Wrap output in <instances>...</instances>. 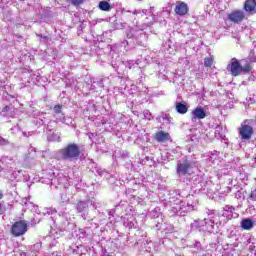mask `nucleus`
<instances>
[{"label":"nucleus","instance_id":"obj_1","mask_svg":"<svg viewBox=\"0 0 256 256\" xmlns=\"http://www.w3.org/2000/svg\"><path fill=\"white\" fill-rule=\"evenodd\" d=\"M226 69L233 77H239L242 73L244 75L251 73L253 66H251V63L247 59L239 61L237 58H232Z\"/></svg>","mask_w":256,"mask_h":256},{"label":"nucleus","instance_id":"obj_2","mask_svg":"<svg viewBox=\"0 0 256 256\" xmlns=\"http://www.w3.org/2000/svg\"><path fill=\"white\" fill-rule=\"evenodd\" d=\"M79 155H81V149L75 143H69L57 152L58 159H62V161H77Z\"/></svg>","mask_w":256,"mask_h":256},{"label":"nucleus","instance_id":"obj_3","mask_svg":"<svg viewBox=\"0 0 256 256\" xmlns=\"http://www.w3.org/2000/svg\"><path fill=\"white\" fill-rule=\"evenodd\" d=\"M197 209V202L195 203H185L180 202L179 204H174V206L170 209V215L172 217H175V215H178L179 217H185L187 213H191V211H195Z\"/></svg>","mask_w":256,"mask_h":256},{"label":"nucleus","instance_id":"obj_4","mask_svg":"<svg viewBox=\"0 0 256 256\" xmlns=\"http://www.w3.org/2000/svg\"><path fill=\"white\" fill-rule=\"evenodd\" d=\"M11 233L14 237H21V235H25L27 233V221H16L11 227Z\"/></svg>","mask_w":256,"mask_h":256},{"label":"nucleus","instance_id":"obj_5","mask_svg":"<svg viewBox=\"0 0 256 256\" xmlns=\"http://www.w3.org/2000/svg\"><path fill=\"white\" fill-rule=\"evenodd\" d=\"M238 133L241 141H250L251 137H253V126L242 124Z\"/></svg>","mask_w":256,"mask_h":256},{"label":"nucleus","instance_id":"obj_6","mask_svg":"<svg viewBox=\"0 0 256 256\" xmlns=\"http://www.w3.org/2000/svg\"><path fill=\"white\" fill-rule=\"evenodd\" d=\"M175 15L178 17H185L189 13V5L183 1H177L174 8Z\"/></svg>","mask_w":256,"mask_h":256},{"label":"nucleus","instance_id":"obj_7","mask_svg":"<svg viewBox=\"0 0 256 256\" xmlns=\"http://www.w3.org/2000/svg\"><path fill=\"white\" fill-rule=\"evenodd\" d=\"M191 168V162L189 160H180L177 164V174L179 177H183L189 173Z\"/></svg>","mask_w":256,"mask_h":256},{"label":"nucleus","instance_id":"obj_8","mask_svg":"<svg viewBox=\"0 0 256 256\" xmlns=\"http://www.w3.org/2000/svg\"><path fill=\"white\" fill-rule=\"evenodd\" d=\"M228 19L232 23H242L245 20V12L243 10H234L228 14Z\"/></svg>","mask_w":256,"mask_h":256},{"label":"nucleus","instance_id":"obj_9","mask_svg":"<svg viewBox=\"0 0 256 256\" xmlns=\"http://www.w3.org/2000/svg\"><path fill=\"white\" fill-rule=\"evenodd\" d=\"M222 217H225L226 221H229L231 219H237V217H239V214L235 212V207L226 205L223 208Z\"/></svg>","mask_w":256,"mask_h":256},{"label":"nucleus","instance_id":"obj_10","mask_svg":"<svg viewBox=\"0 0 256 256\" xmlns=\"http://www.w3.org/2000/svg\"><path fill=\"white\" fill-rule=\"evenodd\" d=\"M207 117V113H205V110L201 107H196L193 111H192V121L195 122L201 119H205Z\"/></svg>","mask_w":256,"mask_h":256},{"label":"nucleus","instance_id":"obj_11","mask_svg":"<svg viewBox=\"0 0 256 256\" xmlns=\"http://www.w3.org/2000/svg\"><path fill=\"white\" fill-rule=\"evenodd\" d=\"M154 139L158 143H167V141H171V135L165 131H159L155 134Z\"/></svg>","mask_w":256,"mask_h":256},{"label":"nucleus","instance_id":"obj_12","mask_svg":"<svg viewBox=\"0 0 256 256\" xmlns=\"http://www.w3.org/2000/svg\"><path fill=\"white\" fill-rule=\"evenodd\" d=\"M123 225L128 229H135L137 228V220L133 215H126V217L123 218Z\"/></svg>","mask_w":256,"mask_h":256},{"label":"nucleus","instance_id":"obj_13","mask_svg":"<svg viewBox=\"0 0 256 256\" xmlns=\"http://www.w3.org/2000/svg\"><path fill=\"white\" fill-rule=\"evenodd\" d=\"M192 231H205V220H195L191 224Z\"/></svg>","mask_w":256,"mask_h":256},{"label":"nucleus","instance_id":"obj_14","mask_svg":"<svg viewBox=\"0 0 256 256\" xmlns=\"http://www.w3.org/2000/svg\"><path fill=\"white\" fill-rule=\"evenodd\" d=\"M255 7H256L255 0H247L244 3V10L246 11V13H253V11H255Z\"/></svg>","mask_w":256,"mask_h":256},{"label":"nucleus","instance_id":"obj_15","mask_svg":"<svg viewBox=\"0 0 256 256\" xmlns=\"http://www.w3.org/2000/svg\"><path fill=\"white\" fill-rule=\"evenodd\" d=\"M240 225L245 231H251V229H253L254 223L253 220L246 218L241 221Z\"/></svg>","mask_w":256,"mask_h":256},{"label":"nucleus","instance_id":"obj_16","mask_svg":"<svg viewBox=\"0 0 256 256\" xmlns=\"http://www.w3.org/2000/svg\"><path fill=\"white\" fill-rule=\"evenodd\" d=\"M39 251H41V242L30 246V249L28 250V256H37Z\"/></svg>","mask_w":256,"mask_h":256},{"label":"nucleus","instance_id":"obj_17","mask_svg":"<svg viewBox=\"0 0 256 256\" xmlns=\"http://www.w3.org/2000/svg\"><path fill=\"white\" fill-rule=\"evenodd\" d=\"M176 111L177 113H180V115H185V113L189 111V106L184 103L178 102L176 103Z\"/></svg>","mask_w":256,"mask_h":256},{"label":"nucleus","instance_id":"obj_18","mask_svg":"<svg viewBox=\"0 0 256 256\" xmlns=\"http://www.w3.org/2000/svg\"><path fill=\"white\" fill-rule=\"evenodd\" d=\"M89 209V204L85 201H80L76 204L77 213H85Z\"/></svg>","mask_w":256,"mask_h":256},{"label":"nucleus","instance_id":"obj_19","mask_svg":"<svg viewBox=\"0 0 256 256\" xmlns=\"http://www.w3.org/2000/svg\"><path fill=\"white\" fill-rule=\"evenodd\" d=\"M139 63H141L139 60H129L124 62V65L128 67V69H139Z\"/></svg>","mask_w":256,"mask_h":256},{"label":"nucleus","instance_id":"obj_20","mask_svg":"<svg viewBox=\"0 0 256 256\" xmlns=\"http://www.w3.org/2000/svg\"><path fill=\"white\" fill-rule=\"evenodd\" d=\"M204 231H208L209 233L213 232V227L215 225V222L212 220L204 219Z\"/></svg>","mask_w":256,"mask_h":256},{"label":"nucleus","instance_id":"obj_21","mask_svg":"<svg viewBox=\"0 0 256 256\" xmlns=\"http://www.w3.org/2000/svg\"><path fill=\"white\" fill-rule=\"evenodd\" d=\"M99 9H101V11H111V4L107 1H101L99 3Z\"/></svg>","mask_w":256,"mask_h":256},{"label":"nucleus","instance_id":"obj_22","mask_svg":"<svg viewBox=\"0 0 256 256\" xmlns=\"http://www.w3.org/2000/svg\"><path fill=\"white\" fill-rule=\"evenodd\" d=\"M23 205L26 207V209H30V211H37V209H39V206H35L33 202H29L27 200L23 202Z\"/></svg>","mask_w":256,"mask_h":256},{"label":"nucleus","instance_id":"obj_23","mask_svg":"<svg viewBox=\"0 0 256 256\" xmlns=\"http://www.w3.org/2000/svg\"><path fill=\"white\" fill-rule=\"evenodd\" d=\"M209 163H212V165H215L217 161H219V152L215 151L208 159Z\"/></svg>","mask_w":256,"mask_h":256},{"label":"nucleus","instance_id":"obj_24","mask_svg":"<svg viewBox=\"0 0 256 256\" xmlns=\"http://www.w3.org/2000/svg\"><path fill=\"white\" fill-rule=\"evenodd\" d=\"M76 236L78 237V239H85L87 237V231H85V229L80 228L78 229Z\"/></svg>","mask_w":256,"mask_h":256},{"label":"nucleus","instance_id":"obj_25","mask_svg":"<svg viewBox=\"0 0 256 256\" xmlns=\"http://www.w3.org/2000/svg\"><path fill=\"white\" fill-rule=\"evenodd\" d=\"M248 59L250 61V63H256V55H255V51L251 50L249 55H248Z\"/></svg>","mask_w":256,"mask_h":256},{"label":"nucleus","instance_id":"obj_26","mask_svg":"<svg viewBox=\"0 0 256 256\" xmlns=\"http://www.w3.org/2000/svg\"><path fill=\"white\" fill-rule=\"evenodd\" d=\"M81 217L84 221H93L91 217L89 216V212L87 210L85 212H82Z\"/></svg>","mask_w":256,"mask_h":256},{"label":"nucleus","instance_id":"obj_27","mask_svg":"<svg viewBox=\"0 0 256 256\" xmlns=\"http://www.w3.org/2000/svg\"><path fill=\"white\" fill-rule=\"evenodd\" d=\"M143 115L144 119H147L148 121H151V119H153V116L149 110H144Z\"/></svg>","mask_w":256,"mask_h":256},{"label":"nucleus","instance_id":"obj_28","mask_svg":"<svg viewBox=\"0 0 256 256\" xmlns=\"http://www.w3.org/2000/svg\"><path fill=\"white\" fill-rule=\"evenodd\" d=\"M204 65L205 67H211L213 65V58H205Z\"/></svg>","mask_w":256,"mask_h":256},{"label":"nucleus","instance_id":"obj_29","mask_svg":"<svg viewBox=\"0 0 256 256\" xmlns=\"http://www.w3.org/2000/svg\"><path fill=\"white\" fill-rule=\"evenodd\" d=\"M61 109H63V105L54 106V113H56V115H61Z\"/></svg>","mask_w":256,"mask_h":256},{"label":"nucleus","instance_id":"obj_30","mask_svg":"<svg viewBox=\"0 0 256 256\" xmlns=\"http://www.w3.org/2000/svg\"><path fill=\"white\" fill-rule=\"evenodd\" d=\"M137 31L135 29H131L130 32L127 34V37H129V39H133V37H137Z\"/></svg>","mask_w":256,"mask_h":256},{"label":"nucleus","instance_id":"obj_31","mask_svg":"<svg viewBox=\"0 0 256 256\" xmlns=\"http://www.w3.org/2000/svg\"><path fill=\"white\" fill-rule=\"evenodd\" d=\"M215 137H217L218 139H223V134H221V128H216Z\"/></svg>","mask_w":256,"mask_h":256},{"label":"nucleus","instance_id":"obj_32","mask_svg":"<svg viewBox=\"0 0 256 256\" xmlns=\"http://www.w3.org/2000/svg\"><path fill=\"white\" fill-rule=\"evenodd\" d=\"M38 37H40V41L42 43H47V41H49V37L48 36L38 35Z\"/></svg>","mask_w":256,"mask_h":256},{"label":"nucleus","instance_id":"obj_33","mask_svg":"<svg viewBox=\"0 0 256 256\" xmlns=\"http://www.w3.org/2000/svg\"><path fill=\"white\" fill-rule=\"evenodd\" d=\"M72 5H81L85 0H70Z\"/></svg>","mask_w":256,"mask_h":256},{"label":"nucleus","instance_id":"obj_34","mask_svg":"<svg viewBox=\"0 0 256 256\" xmlns=\"http://www.w3.org/2000/svg\"><path fill=\"white\" fill-rule=\"evenodd\" d=\"M194 247L197 249L198 253L201 252V242H195Z\"/></svg>","mask_w":256,"mask_h":256},{"label":"nucleus","instance_id":"obj_35","mask_svg":"<svg viewBox=\"0 0 256 256\" xmlns=\"http://www.w3.org/2000/svg\"><path fill=\"white\" fill-rule=\"evenodd\" d=\"M9 141H7L5 138L0 137V145H7Z\"/></svg>","mask_w":256,"mask_h":256},{"label":"nucleus","instance_id":"obj_36","mask_svg":"<svg viewBox=\"0 0 256 256\" xmlns=\"http://www.w3.org/2000/svg\"><path fill=\"white\" fill-rule=\"evenodd\" d=\"M63 119H65V116L63 114H60V116H58V118L56 119V122L59 123V121H63Z\"/></svg>","mask_w":256,"mask_h":256},{"label":"nucleus","instance_id":"obj_37","mask_svg":"<svg viewBox=\"0 0 256 256\" xmlns=\"http://www.w3.org/2000/svg\"><path fill=\"white\" fill-rule=\"evenodd\" d=\"M97 173H98V175H103V173H105V170L97 169Z\"/></svg>","mask_w":256,"mask_h":256},{"label":"nucleus","instance_id":"obj_38","mask_svg":"<svg viewBox=\"0 0 256 256\" xmlns=\"http://www.w3.org/2000/svg\"><path fill=\"white\" fill-rule=\"evenodd\" d=\"M97 85H98L99 87H103V80L98 81V82H97Z\"/></svg>","mask_w":256,"mask_h":256},{"label":"nucleus","instance_id":"obj_39","mask_svg":"<svg viewBox=\"0 0 256 256\" xmlns=\"http://www.w3.org/2000/svg\"><path fill=\"white\" fill-rule=\"evenodd\" d=\"M161 117H162V119L165 121V119H167V117H169V115H167V114H162Z\"/></svg>","mask_w":256,"mask_h":256},{"label":"nucleus","instance_id":"obj_40","mask_svg":"<svg viewBox=\"0 0 256 256\" xmlns=\"http://www.w3.org/2000/svg\"><path fill=\"white\" fill-rule=\"evenodd\" d=\"M44 11H45V10H42V12H40V13H41V16H42V17H47V14H45Z\"/></svg>","mask_w":256,"mask_h":256},{"label":"nucleus","instance_id":"obj_41","mask_svg":"<svg viewBox=\"0 0 256 256\" xmlns=\"http://www.w3.org/2000/svg\"><path fill=\"white\" fill-rule=\"evenodd\" d=\"M138 45H140L141 47H145V43H143V42L138 41Z\"/></svg>","mask_w":256,"mask_h":256},{"label":"nucleus","instance_id":"obj_42","mask_svg":"<svg viewBox=\"0 0 256 256\" xmlns=\"http://www.w3.org/2000/svg\"><path fill=\"white\" fill-rule=\"evenodd\" d=\"M236 197H241V191H237Z\"/></svg>","mask_w":256,"mask_h":256},{"label":"nucleus","instance_id":"obj_43","mask_svg":"<svg viewBox=\"0 0 256 256\" xmlns=\"http://www.w3.org/2000/svg\"><path fill=\"white\" fill-rule=\"evenodd\" d=\"M0 199H3V191L0 190Z\"/></svg>","mask_w":256,"mask_h":256},{"label":"nucleus","instance_id":"obj_44","mask_svg":"<svg viewBox=\"0 0 256 256\" xmlns=\"http://www.w3.org/2000/svg\"><path fill=\"white\" fill-rule=\"evenodd\" d=\"M140 37H144L145 38V34L143 32L140 33Z\"/></svg>","mask_w":256,"mask_h":256},{"label":"nucleus","instance_id":"obj_45","mask_svg":"<svg viewBox=\"0 0 256 256\" xmlns=\"http://www.w3.org/2000/svg\"><path fill=\"white\" fill-rule=\"evenodd\" d=\"M91 90H94L95 89V86L94 85H91V88H90Z\"/></svg>","mask_w":256,"mask_h":256},{"label":"nucleus","instance_id":"obj_46","mask_svg":"<svg viewBox=\"0 0 256 256\" xmlns=\"http://www.w3.org/2000/svg\"><path fill=\"white\" fill-rule=\"evenodd\" d=\"M23 135H24V137H27V133L24 132Z\"/></svg>","mask_w":256,"mask_h":256},{"label":"nucleus","instance_id":"obj_47","mask_svg":"<svg viewBox=\"0 0 256 256\" xmlns=\"http://www.w3.org/2000/svg\"><path fill=\"white\" fill-rule=\"evenodd\" d=\"M216 225H221V222H216Z\"/></svg>","mask_w":256,"mask_h":256},{"label":"nucleus","instance_id":"obj_48","mask_svg":"<svg viewBox=\"0 0 256 256\" xmlns=\"http://www.w3.org/2000/svg\"><path fill=\"white\" fill-rule=\"evenodd\" d=\"M4 109H6V111H7V109H9V107H8V106H6Z\"/></svg>","mask_w":256,"mask_h":256},{"label":"nucleus","instance_id":"obj_49","mask_svg":"<svg viewBox=\"0 0 256 256\" xmlns=\"http://www.w3.org/2000/svg\"><path fill=\"white\" fill-rule=\"evenodd\" d=\"M157 229H159V224L156 225Z\"/></svg>","mask_w":256,"mask_h":256},{"label":"nucleus","instance_id":"obj_50","mask_svg":"<svg viewBox=\"0 0 256 256\" xmlns=\"http://www.w3.org/2000/svg\"><path fill=\"white\" fill-rule=\"evenodd\" d=\"M50 211H51V213H53V211H55V210H51V209H50Z\"/></svg>","mask_w":256,"mask_h":256},{"label":"nucleus","instance_id":"obj_51","mask_svg":"<svg viewBox=\"0 0 256 256\" xmlns=\"http://www.w3.org/2000/svg\"><path fill=\"white\" fill-rule=\"evenodd\" d=\"M157 119V121H159V119H161V118H156Z\"/></svg>","mask_w":256,"mask_h":256},{"label":"nucleus","instance_id":"obj_52","mask_svg":"<svg viewBox=\"0 0 256 256\" xmlns=\"http://www.w3.org/2000/svg\"><path fill=\"white\" fill-rule=\"evenodd\" d=\"M92 138V136H89V139H91Z\"/></svg>","mask_w":256,"mask_h":256},{"label":"nucleus","instance_id":"obj_53","mask_svg":"<svg viewBox=\"0 0 256 256\" xmlns=\"http://www.w3.org/2000/svg\"><path fill=\"white\" fill-rule=\"evenodd\" d=\"M0 211H1V204H0Z\"/></svg>","mask_w":256,"mask_h":256},{"label":"nucleus","instance_id":"obj_54","mask_svg":"<svg viewBox=\"0 0 256 256\" xmlns=\"http://www.w3.org/2000/svg\"><path fill=\"white\" fill-rule=\"evenodd\" d=\"M62 227H65V224H64V225H62Z\"/></svg>","mask_w":256,"mask_h":256},{"label":"nucleus","instance_id":"obj_55","mask_svg":"<svg viewBox=\"0 0 256 256\" xmlns=\"http://www.w3.org/2000/svg\"><path fill=\"white\" fill-rule=\"evenodd\" d=\"M251 197H253V194H251Z\"/></svg>","mask_w":256,"mask_h":256}]
</instances>
